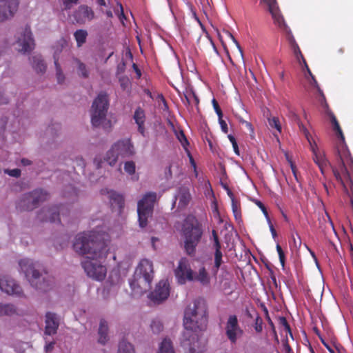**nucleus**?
I'll return each instance as SVG.
<instances>
[{
    "label": "nucleus",
    "instance_id": "f257e3e1",
    "mask_svg": "<svg viewBox=\"0 0 353 353\" xmlns=\"http://www.w3.org/2000/svg\"><path fill=\"white\" fill-rule=\"evenodd\" d=\"M74 251L84 256L81 261L86 275L96 281H102L107 275L103 264L110 250L108 234L97 227L95 229L76 235L72 244Z\"/></svg>",
    "mask_w": 353,
    "mask_h": 353
},
{
    "label": "nucleus",
    "instance_id": "f03ea898",
    "mask_svg": "<svg viewBox=\"0 0 353 353\" xmlns=\"http://www.w3.org/2000/svg\"><path fill=\"white\" fill-rule=\"evenodd\" d=\"M207 305L203 299L191 302L184 312L183 325L185 331L181 345L185 353H201L205 347L202 332L207 326Z\"/></svg>",
    "mask_w": 353,
    "mask_h": 353
},
{
    "label": "nucleus",
    "instance_id": "7ed1b4c3",
    "mask_svg": "<svg viewBox=\"0 0 353 353\" xmlns=\"http://www.w3.org/2000/svg\"><path fill=\"white\" fill-rule=\"evenodd\" d=\"M19 272L23 273L30 285L38 291L46 292L54 286L52 279L43 276L37 269L38 263L28 258L21 259L18 261Z\"/></svg>",
    "mask_w": 353,
    "mask_h": 353
},
{
    "label": "nucleus",
    "instance_id": "20e7f679",
    "mask_svg": "<svg viewBox=\"0 0 353 353\" xmlns=\"http://www.w3.org/2000/svg\"><path fill=\"white\" fill-rule=\"evenodd\" d=\"M153 277L152 262L146 259L141 260L130 282L131 289L134 294H142L150 288Z\"/></svg>",
    "mask_w": 353,
    "mask_h": 353
},
{
    "label": "nucleus",
    "instance_id": "39448f33",
    "mask_svg": "<svg viewBox=\"0 0 353 353\" xmlns=\"http://www.w3.org/2000/svg\"><path fill=\"white\" fill-rule=\"evenodd\" d=\"M108 109V96L104 92H101L94 100L91 108V122L95 127H102L108 129L111 126L110 121L107 118Z\"/></svg>",
    "mask_w": 353,
    "mask_h": 353
},
{
    "label": "nucleus",
    "instance_id": "423d86ee",
    "mask_svg": "<svg viewBox=\"0 0 353 353\" xmlns=\"http://www.w3.org/2000/svg\"><path fill=\"white\" fill-rule=\"evenodd\" d=\"M134 154V149L128 139L118 141L114 143L104 157V161L113 166L119 159L130 157Z\"/></svg>",
    "mask_w": 353,
    "mask_h": 353
},
{
    "label": "nucleus",
    "instance_id": "0eeeda50",
    "mask_svg": "<svg viewBox=\"0 0 353 353\" xmlns=\"http://www.w3.org/2000/svg\"><path fill=\"white\" fill-rule=\"evenodd\" d=\"M183 234L185 239V248L188 254L194 252L201 236V230L196 224L195 219L192 216L188 217L183 226Z\"/></svg>",
    "mask_w": 353,
    "mask_h": 353
},
{
    "label": "nucleus",
    "instance_id": "6e6552de",
    "mask_svg": "<svg viewBox=\"0 0 353 353\" xmlns=\"http://www.w3.org/2000/svg\"><path fill=\"white\" fill-rule=\"evenodd\" d=\"M157 201L155 192H148L137 203V214L139 226L144 228L147 226L148 219L153 213L154 205Z\"/></svg>",
    "mask_w": 353,
    "mask_h": 353
},
{
    "label": "nucleus",
    "instance_id": "1a4fd4ad",
    "mask_svg": "<svg viewBox=\"0 0 353 353\" xmlns=\"http://www.w3.org/2000/svg\"><path fill=\"white\" fill-rule=\"evenodd\" d=\"M14 39L13 45L19 52L22 54L29 53L34 48V39L29 27H24L18 30L14 35Z\"/></svg>",
    "mask_w": 353,
    "mask_h": 353
},
{
    "label": "nucleus",
    "instance_id": "9d476101",
    "mask_svg": "<svg viewBox=\"0 0 353 353\" xmlns=\"http://www.w3.org/2000/svg\"><path fill=\"white\" fill-rule=\"evenodd\" d=\"M0 291L11 296L26 297L21 285L14 278L6 274H0Z\"/></svg>",
    "mask_w": 353,
    "mask_h": 353
},
{
    "label": "nucleus",
    "instance_id": "9b49d317",
    "mask_svg": "<svg viewBox=\"0 0 353 353\" xmlns=\"http://www.w3.org/2000/svg\"><path fill=\"white\" fill-rule=\"evenodd\" d=\"M47 197L46 192L37 190L25 194L19 201L17 207L23 210H30L35 208L39 202L45 201Z\"/></svg>",
    "mask_w": 353,
    "mask_h": 353
},
{
    "label": "nucleus",
    "instance_id": "f8f14e48",
    "mask_svg": "<svg viewBox=\"0 0 353 353\" xmlns=\"http://www.w3.org/2000/svg\"><path fill=\"white\" fill-rule=\"evenodd\" d=\"M301 127L303 128L302 132L310 145V149L313 154V159L319 166L321 173L324 174L326 168L329 166L328 161L325 158L324 152L318 148L315 141L313 139L306 128L304 125H301Z\"/></svg>",
    "mask_w": 353,
    "mask_h": 353
},
{
    "label": "nucleus",
    "instance_id": "ddd939ff",
    "mask_svg": "<svg viewBox=\"0 0 353 353\" xmlns=\"http://www.w3.org/2000/svg\"><path fill=\"white\" fill-rule=\"evenodd\" d=\"M193 272L188 259L182 258L179 260L174 275L179 284H185L187 281H192Z\"/></svg>",
    "mask_w": 353,
    "mask_h": 353
},
{
    "label": "nucleus",
    "instance_id": "4468645a",
    "mask_svg": "<svg viewBox=\"0 0 353 353\" xmlns=\"http://www.w3.org/2000/svg\"><path fill=\"white\" fill-rule=\"evenodd\" d=\"M170 286L168 280H161L154 290L148 295L149 299L154 304H159L165 301L170 296Z\"/></svg>",
    "mask_w": 353,
    "mask_h": 353
},
{
    "label": "nucleus",
    "instance_id": "2eb2a0df",
    "mask_svg": "<svg viewBox=\"0 0 353 353\" xmlns=\"http://www.w3.org/2000/svg\"><path fill=\"white\" fill-rule=\"evenodd\" d=\"M225 334L231 342V343H236L237 340L240 339L243 331L239 325L238 319L235 315H230L226 322L225 325Z\"/></svg>",
    "mask_w": 353,
    "mask_h": 353
},
{
    "label": "nucleus",
    "instance_id": "dca6fc26",
    "mask_svg": "<svg viewBox=\"0 0 353 353\" xmlns=\"http://www.w3.org/2000/svg\"><path fill=\"white\" fill-rule=\"evenodd\" d=\"M19 0H0V23L11 19L18 10Z\"/></svg>",
    "mask_w": 353,
    "mask_h": 353
},
{
    "label": "nucleus",
    "instance_id": "f3484780",
    "mask_svg": "<svg viewBox=\"0 0 353 353\" xmlns=\"http://www.w3.org/2000/svg\"><path fill=\"white\" fill-rule=\"evenodd\" d=\"M260 3L266 6L267 9L271 14L274 23L279 27L284 29L288 28L283 16L280 13L276 0H260Z\"/></svg>",
    "mask_w": 353,
    "mask_h": 353
},
{
    "label": "nucleus",
    "instance_id": "a211bd4d",
    "mask_svg": "<svg viewBox=\"0 0 353 353\" xmlns=\"http://www.w3.org/2000/svg\"><path fill=\"white\" fill-rule=\"evenodd\" d=\"M59 325V319L52 312H47L46 314V330L45 333L48 335L54 334L57 332Z\"/></svg>",
    "mask_w": 353,
    "mask_h": 353
},
{
    "label": "nucleus",
    "instance_id": "6ab92c4d",
    "mask_svg": "<svg viewBox=\"0 0 353 353\" xmlns=\"http://www.w3.org/2000/svg\"><path fill=\"white\" fill-rule=\"evenodd\" d=\"M74 19L78 23H85L91 21L94 17L93 11L88 6H81L75 12Z\"/></svg>",
    "mask_w": 353,
    "mask_h": 353
},
{
    "label": "nucleus",
    "instance_id": "aec40b11",
    "mask_svg": "<svg viewBox=\"0 0 353 353\" xmlns=\"http://www.w3.org/2000/svg\"><path fill=\"white\" fill-rule=\"evenodd\" d=\"M192 277V281H198L203 285H208L210 281V275L203 266H201L197 270L194 271Z\"/></svg>",
    "mask_w": 353,
    "mask_h": 353
},
{
    "label": "nucleus",
    "instance_id": "412c9836",
    "mask_svg": "<svg viewBox=\"0 0 353 353\" xmlns=\"http://www.w3.org/2000/svg\"><path fill=\"white\" fill-rule=\"evenodd\" d=\"M102 193L107 196V197L110 199L112 204H116L119 208H121L123 205L124 200L123 197L119 193L112 190H103Z\"/></svg>",
    "mask_w": 353,
    "mask_h": 353
},
{
    "label": "nucleus",
    "instance_id": "4be33fe9",
    "mask_svg": "<svg viewBox=\"0 0 353 353\" xmlns=\"http://www.w3.org/2000/svg\"><path fill=\"white\" fill-rule=\"evenodd\" d=\"M68 41L66 38L62 37L59 39L52 46L54 62H59V56L61 52L68 46Z\"/></svg>",
    "mask_w": 353,
    "mask_h": 353
},
{
    "label": "nucleus",
    "instance_id": "5701e85b",
    "mask_svg": "<svg viewBox=\"0 0 353 353\" xmlns=\"http://www.w3.org/2000/svg\"><path fill=\"white\" fill-rule=\"evenodd\" d=\"M176 201H178V207L183 208L185 207L190 201V194L188 189L181 188L176 196Z\"/></svg>",
    "mask_w": 353,
    "mask_h": 353
},
{
    "label": "nucleus",
    "instance_id": "b1692460",
    "mask_svg": "<svg viewBox=\"0 0 353 353\" xmlns=\"http://www.w3.org/2000/svg\"><path fill=\"white\" fill-rule=\"evenodd\" d=\"M18 314L19 311L14 305L0 303V316H14Z\"/></svg>",
    "mask_w": 353,
    "mask_h": 353
},
{
    "label": "nucleus",
    "instance_id": "393cba45",
    "mask_svg": "<svg viewBox=\"0 0 353 353\" xmlns=\"http://www.w3.org/2000/svg\"><path fill=\"white\" fill-rule=\"evenodd\" d=\"M157 353H176L172 341L164 338L159 344Z\"/></svg>",
    "mask_w": 353,
    "mask_h": 353
},
{
    "label": "nucleus",
    "instance_id": "a878e982",
    "mask_svg": "<svg viewBox=\"0 0 353 353\" xmlns=\"http://www.w3.org/2000/svg\"><path fill=\"white\" fill-rule=\"evenodd\" d=\"M289 42H290V45H291V47L292 48L294 54L297 61L300 64L303 62V63L304 64V66L305 67V68H307L308 66H307V65L306 63V61L304 59V57H303V56L301 54V50L299 49V47L297 45V43H296L295 39H294V38L293 37L292 35H290L289 37Z\"/></svg>",
    "mask_w": 353,
    "mask_h": 353
},
{
    "label": "nucleus",
    "instance_id": "bb28decb",
    "mask_svg": "<svg viewBox=\"0 0 353 353\" xmlns=\"http://www.w3.org/2000/svg\"><path fill=\"white\" fill-rule=\"evenodd\" d=\"M43 213L45 214V219L50 222L60 221L59 211L58 207H52L44 209Z\"/></svg>",
    "mask_w": 353,
    "mask_h": 353
},
{
    "label": "nucleus",
    "instance_id": "cd10ccee",
    "mask_svg": "<svg viewBox=\"0 0 353 353\" xmlns=\"http://www.w3.org/2000/svg\"><path fill=\"white\" fill-rule=\"evenodd\" d=\"M212 236L214 239V247L215 249L214 263L215 267L219 268L222 263V253L220 250L221 246L218 240L217 235L214 231L212 232Z\"/></svg>",
    "mask_w": 353,
    "mask_h": 353
},
{
    "label": "nucleus",
    "instance_id": "c85d7f7f",
    "mask_svg": "<svg viewBox=\"0 0 353 353\" xmlns=\"http://www.w3.org/2000/svg\"><path fill=\"white\" fill-rule=\"evenodd\" d=\"M134 119L136 123L138 125L139 131L142 134H144V122H145V113L143 110L138 108L136 110L134 115Z\"/></svg>",
    "mask_w": 353,
    "mask_h": 353
},
{
    "label": "nucleus",
    "instance_id": "c756f323",
    "mask_svg": "<svg viewBox=\"0 0 353 353\" xmlns=\"http://www.w3.org/2000/svg\"><path fill=\"white\" fill-rule=\"evenodd\" d=\"M108 326L105 321L101 320L99 324V342L101 343H105L108 341Z\"/></svg>",
    "mask_w": 353,
    "mask_h": 353
},
{
    "label": "nucleus",
    "instance_id": "7c9ffc66",
    "mask_svg": "<svg viewBox=\"0 0 353 353\" xmlns=\"http://www.w3.org/2000/svg\"><path fill=\"white\" fill-rule=\"evenodd\" d=\"M71 63L72 66L77 68L79 75L85 78L88 77V71L87 70L86 66L84 63L74 57L72 59Z\"/></svg>",
    "mask_w": 353,
    "mask_h": 353
},
{
    "label": "nucleus",
    "instance_id": "2f4dec72",
    "mask_svg": "<svg viewBox=\"0 0 353 353\" xmlns=\"http://www.w3.org/2000/svg\"><path fill=\"white\" fill-rule=\"evenodd\" d=\"M107 282L111 286H117L120 285L121 282V278L119 270L118 269H114L111 271Z\"/></svg>",
    "mask_w": 353,
    "mask_h": 353
},
{
    "label": "nucleus",
    "instance_id": "473e14b6",
    "mask_svg": "<svg viewBox=\"0 0 353 353\" xmlns=\"http://www.w3.org/2000/svg\"><path fill=\"white\" fill-rule=\"evenodd\" d=\"M32 65L37 72H43L46 68L45 63L39 56L32 57Z\"/></svg>",
    "mask_w": 353,
    "mask_h": 353
},
{
    "label": "nucleus",
    "instance_id": "72a5a7b5",
    "mask_svg": "<svg viewBox=\"0 0 353 353\" xmlns=\"http://www.w3.org/2000/svg\"><path fill=\"white\" fill-rule=\"evenodd\" d=\"M118 353H135V351L133 345L130 343L123 339L119 343Z\"/></svg>",
    "mask_w": 353,
    "mask_h": 353
},
{
    "label": "nucleus",
    "instance_id": "f704fd0d",
    "mask_svg": "<svg viewBox=\"0 0 353 353\" xmlns=\"http://www.w3.org/2000/svg\"><path fill=\"white\" fill-rule=\"evenodd\" d=\"M78 47L81 46L86 40L88 32L84 30H78L74 34Z\"/></svg>",
    "mask_w": 353,
    "mask_h": 353
},
{
    "label": "nucleus",
    "instance_id": "c9c22d12",
    "mask_svg": "<svg viewBox=\"0 0 353 353\" xmlns=\"http://www.w3.org/2000/svg\"><path fill=\"white\" fill-rule=\"evenodd\" d=\"M288 116L289 117L293 120L294 121H295L296 123H297V124L299 125V128L301 131H303V128L301 127V125H303L301 121H300V117L299 116L296 114L295 110L294 108H292V107L290 106H288Z\"/></svg>",
    "mask_w": 353,
    "mask_h": 353
},
{
    "label": "nucleus",
    "instance_id": "e433bc0d",
    "mask_svg": "<svg viewBox=\"0 0 353 353\" xmlns=\"http://www.w3.org/2000/svg\"><path fill=\"white\" fill-rule=\"evenodd\" d=\"M55 70H56V77L59 83H62L64 82L65 80V76L63 73V71L61 70V65L59 62L54 61V62Z\"/></svg>",
    "mask_w": 353,
    "mask_h": 353
},
{
    "label": "nucleus",
    "instance_id": "4c0bfd02",
    "mask_svg": "<svg viewBox=\"0 0 353 353\" xmlns=\"http://www.w3.org/2000/svg\"><path fill=\"white\" fill-rule=\"evenodd\" d=\"M239 203L237 200L232 201V210L236 221L241 220V212L239 210Z\"/></svg>",
    "mask_w": 353,
    "mask_h": 353
},
{
    "label": "nucleus",
    "instance_id": "58836bf2",
    "mask_svg": "<svg viewBox=\"0 0 353 353\" xmlns=\"http://www.w3.org/2000/svg\"><path fill=\"white\" fill-rule=\"evenodd\" d=\"M152 332L155 334L159 333L163 329V325L159 320H153L150 324Z\"/></svg>",
    "mask_w": 353,
    "mask_h": 353
},
{
    "label": "nucleus",
    "instance_id": "ea45409f",
    "mask_svg": "<svg viewBox=\"0 0 353 353\" xmlns=\"http://www.w3.org/2000/svg\"><path fill=\"white\" fill-rule=\"evenodd\" d=\"M135 163L133 161H126L124 163V170L125 172H127L128 174H133L135 172Z\"/></svg>",
    "mask_w": 353,
    "mask_h": 353
},
{
    "label": "nucleus",
    "instance_id": "a19ab883",
    "mask_svg": "<svg viewBox=\"0 0 353 353\" xmlns=\"http://www.w3.org/2000/svg\"><path fill=\"white\" fill-rule=\"evenodd\" d=\"M269 125H270V127L274 128L275 129H276V130L279 132H281V126L279 121L277 118L273 117L272 119H269Z\"/></svg>",
    "mask_w": 353,
    "mask_h": 353
},
{
    "label": "nucleus",
    "instance_id": "79ce46f5",
    "mask_svg": "<svg viewBox=\"0 0 353 353\" xmlns=\"http://www.w3.org/2000/svg\"><path fill=\"white\" fill-rule=\"evenodd\" d=\"M4 172L8 174L10 176H13V177H16V178L19 177L21 175V170L17 168L12 169V170L6 169V170H4Z\"/></svg>",
    "mask_w": 353,
    "mask_h": 353
},
{
    "label": "nucleus",
    "instance_id": "37998d69",
    "mask_svg": "<svg viewBox=\"0 0 353 353\" xmlns=\"http://www.w3.org/2000/svg\"><path fill=\"white\" fill-rule=\"evenodd\" d=\"M254 330L256 332H261L263 330L262 327V320L259 317H257L256 319L255 325H254Z\"/></svg>",
    "mask_w": 353,
    "mask_h": 353
},
{
    "label": "nucleus",
    "instance_id": "c03bdc74",
    "mask_svg": "<svg viewBox=\"0 0 353 353\" xmlns=\"http://www.w3.org/2000/svg\"><path fill=\"white\" fill-rule=\"evenodd\" d=\"M177 138L182 144V145L185 148V145L188 144L187 139L184 135V134L181 132L177 134Z\"/></svg>",
    "mask_w": 353,
    "mask_h": 353
},
{
    "label": "nucleus",
    "instance_id": "a18cd8bd",
    "mask_svg": "<svg viewBox=\"0 0 353 353\" xmlns=\"http://www.w3.org/2000/svg\"><path fill=\"white\" fill-rule=\"evenodd\" d=\"M212 104H213L214 110L219 117V119L222 118V115H223L222 112H221V109L219 108V105L215 99L212 100Z\"/></svg>",
    "mask_w": 353,
    "mask_h": 353
},
{
    "label": "nucleus",
    "instance_id": "49530a36",
    "mask_svg": "<svg viewBox=\"0 0 353 353\" xmlns=\"http://www.w3.org/2000/svg\"><path fill=\"white\" fill-rule=\"evenodd\" d=\"M286 158H287V160H288V161L289 162V163L290 165V167H291L292 171L293 172V174H294L295 179L297 180V176H296V171L295 165L292 163V160L289 158L288 154H286Z\"/></svg>",
    "mask_w": 353,
    "mask_h": 353
},
{
    "label": "nucleus",
    "instance_id": "de8ad7c7",
    "mask_svg": "<svg viewBox=\"0 0 353 353\" xmlns=\"http://www.w3.org/2000/svg\"><path fill=\"white\" fill-rule=\"evenodd\" d=\"M219 124L221 125V130L223 132H228V125L225 121L222 119V118L219 119Z\"/></svg>",
    "mask_w": 353,
    "mask_h": 353
},
{
    "label": "nucleus",
    "instance_id": "09e8293b",
    "mask_svg": "<svg viewBox=\"0 0 353 353\" xmlns=\"http://www.w3.org/2000/svg\"><path fill=\"white\" fill-rule=\"evenodd\" d=\"M78 0H63L65 9H70L72 4L77 3Z\"/></svg>",
    "mask_w": 353,
    "mask_h": 353
},
{
    "label": "nucleus",
    "instance_id": "8fccbe9b",
    "mask_svg": "<svg viewBox=\"0 0 353 353\" xmlns=\"http://www.w3.org/2000/svg\"><path fill=\"white\" fill-rule=\"evenodd\" d=\"M188 156H189V158H190V162L191 163V165L193 168V171H194V175L196 177L198 176V173H197V171H196V163L192 158V157L188 154Z\"/></svg>",
    "mask_w": 353,
    "mask_h": 353
},
{
    "label": "nucleus",
    "instance_id": "3c124183",
    "mask_svg": "<svg viewBox=\"0 0 353 353\" xmlns=\"http://www.w3.org/2000/svg\"><path fill=\"white\" fill-rule=\"evenodd\" d=\"M94 163L96 165V166L99 168L102 167V164L103 162L100 157H97L94 160Z\"/></svg>",
    "mask_w": 353,
    "mask_h": 353
},
{
    "label": "nucleus",
    "instance_id": "603ef678",
    "mask_svg": "<svg viewBox=\"0 0 353 353\" xmlns=\"http://www.w3.org/2000/svg\"><path fill=\"white\" fill-rule=\"evenodd\" d=\"M230 37L231 39L232 40V41L235 43L237 48L239 49L241 56H243V51H242L241 46H240L239 43H238V41L235 39V38L231 34H230Z\"/></svg>",
    "mask_w": 353,
    "mask_h": 353
},
{
    "label": "nucleus",
    "instance_id": "864d4df0",
    "mask_svg": "<svg viewBox=\"0 0 353 353\" xmlns=\"http://www.w3.org/2000/svg\"><path fill=\"white\" fill-rule=\"evenodd\" d=\"M191 96L194 99L196 103H197L199 102V101H198V99L194 94V93H190L189 95L185 96V101H187V103H190V97Z\"/></svg>",
    "mask_w": 353,
    "mask_h": 353
},
{
    "label": "nucleus",
    "instance_id": "5fc2aeb1",
    "mask_svg": "<svg viewBox=\"0 0 353 353\" xmlns=\"http://www.w3.org/2000/svg\"><path fill=\"white\" fill-rule=\"evenodd\" d=\"M54 342H50V343L46 344L45 346L46 351V352L51 351L54 347Z\"/></svg>",
    "mask_w": 353,
    "mask_h": 353
},
{
    "label": "nucleus",
    "instance_id": "6e6d98bb",
    "mask_svg": "<svg viewBox=\"0 0 353 353\" xmlns=\"http://www.w3.org/2000/svg\"><path fill=\"white\" fill-rule=\"evenodd\" d=\"M243 124L245 125V126L251 132H253L254 131V129L252 128V124L248 122V121H243Z\"/></svg>",
    "mask_w": 353,
    "mask_h": 353
},
{
    "label": "nucleus",
    "instance_id": "4d7b16f0",
    "mask_svg": "<svg viewBox=\"0 0 353 353\" xmlns=\"http://www.w3.org/2000/svg\"><path fill=\"white\" fill-rule=\"evenodd\" d=\"M130 84V81L127 78H123V83H121V85L123 87V89L125 90L128 88Z\"/></svg>",
    "mask_w": 353,
    "mask_h": 353
},
{
    "label": "nucleus",
    "instance_id": "13d9d810",
    "mask_svg": "<svg viewBox=\"0 0 353 353\" xmlns=\"http://www.w3.org/2000/svg\"><path fill=\"white\" fill-rule=\"evenodd\" d=\"M118 6H119V12H120L119 13H118V15H119L120 20L122 21V19L124 18L123 7L121 4H119Z\"/></svg>",
    "mask_w": 353,
    "mask_h": 353
},
{
    "label": "nucleus",
    "instance_id": "bf43d9fd",
    "mask_svg": "<svg viewBox=\"0 0 353 353\" xmlns=\"http://www.w3.org/2000/svg\"><path fill=\"white\" fill-rule=\"evenodd\" d=\"M261 210L263 212L264 216H265L268 224H270V218L268 216V212H267L265 206H263V208H261Z\"/></svg>",
    "mask_w": 353,
    "mask_h": 353
},
{
    "label": "nucleus",
    "instance_id": "052dcab7",
    "mask_svg": "<svg viewBox=\"0 0 353 353\" xmlns=\"http://www.w3.org/2000/svg\"><path fill=\"white\" fill-rule=\"evenodd\" d=\"M282 255H279V260H280V263L282 265V268H284V266H285V256H284V253L281 254Z\"/></svg>",
    "mask_w": 353,
    "mask_h": 353
},
{
    "label": "nucleus",
    "instance_id": "680f3d73",
    "mask_svg": "<svg viewBox=\"0 0 353 353\" xmlns=\"http://www.w3.org/2000/svg\"><path fill=\"white\" fill-rule=\"evenodd\" d=\"M227 193H228V195L229 196V197L231 199V201H236L235 198H234V196L233 194V193L232 192V191L227 188Z\"/></svg>",
    "mask_w": 353,
    "mask_h": 353
},
{
    "label": "nucleus",
    "instance_id": "e2e57ef3",
    "mask_svg": "<svg viewBox=\"0 0 353 353\" xmlns=\"http://www.w3.org/2000/svg\"><path fill=\"white\" fill-rule=\"evenodd\" d=\"M228 137L230 141L231 142V143L232 144V145H236L237 143L235 138L232 134H229L228 136Z\"/></svg>",
    "mask_w": 353,
    "mask_h": 353
},
{
    "label": "nucleus",
    "instance_id": "0e129e2a",
    "mask_svg": "<svg viewBox=\"0 0 353 353\" xmlns=\"http://www.w3.org/2000/svg\"><path fill=\"white\" fill-rule=\"evenodd\" d=\"M21 164L23 165H29L31 163L30 161L26 159H21Z\"/></svg>",
    "mask_w": 353,
    "mask_h": 353
},
{
    "label": "nucleus",
    "instance_id": "69168bd1",
    "mask_svg": "<svg viewBox=\"0 0 353 353\" xmlns=\"http://www.w3.org/2000/svg\"><path fill=\"white\" fill-rule=\"evenodd\" d=\"M268 225H269L271 233H272L273 237H274L276 236V231H275V230H274V227H273V225H272V224L271 223H270V224H268Z\"/></svg>",
    "mask_w": 353,
    "mask_h": 353
},
{
    "label": "nucleus",
    "instance_id": "338daca9",
    "mask_svg": "<svg viewBox=\"0 0 353 353\" xmlns=\"http://www.w3.org/2000/svg\"><path fill=\"white\" fill-rule=\"evenodd\" d=\"M254 203L260 209L263 208L264 205L260 201L254 200Z\"/></svg>",
    "mask_w": 353,
    "mask_h": 353
},
{
    "label": "nucleus",
    "instance_id": "774afa93",
    "mask_svg": "<svg viewBox=\"0 0 353 353\" xmlns=\"http://www.w3.org/2000/svg\"><path fill=\"white\" fill-rule=\"evenodd\" d=\"M158 241V239L157 237H152L151 239V242H152V247L155 249L156 247H155V243L156 242Z\"/></svg>",
    "mask_w": 353,
    "mask_h": 353
}]
</instances>
